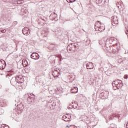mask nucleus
<instances>
[{"mask_svg":"<svg viewBox=\"0 0 128 128\" xmlns=\"http://www.w3.org/2000/svg\"><path fill=\"white\" fill-rule=\"evenodd\" d=\"M50 18L51 20H56V22L58 20V14L56 12H53L50 15Z\"/></svg>","mask_w":128,"mask_h":128,"instance_id":"nucleus-6","label":"nucleus"},{"mask_svg":"<svg viewBox=\"0 0 128 128\" xmlns=\"http://www.w3.org/2000/svg\"><path fill=\"white\" fill-rule=\"evenodd\" d=\"M86 66L88 70H92L94 67L92 62H89L87 64H86Z\"/></svg>","mask_w":128,"mask_h":128,"instance_id":"nucleus-9","label":"nucleus"},{"mask_svg":"<svg viewBox=\"0 0 128 128\" xmlns=\"http://www.w3.org/2000/svg\"><path fill=\"white\" fill-rule=\"evenodd\" d=\"M68 2H70V4H72V2H76V0H66Z\"/></svg>","mask_w":128,"mask_h":128,"instance_id":"nucleus-22","label":"nucleus"},{"mask_svg":"<svg viewBox=\"0 0 128 128\" xmlns=\"http://www.w3.org/2000/svg\"><path fill=\"white\" fill-rule=\"evenodd\" d=\"M30 58L33 60H38V58H40V55L38 54L36 52H32L30 54Z\"/></svg>","mask_w":128,"mask_h":128,"instance_id":"nucleus-7","label":"nucleus"},{"mask_svg":"<svg viewBox=\"0 0 128 128\" xmlns=\"http://www.w3.org/2000/svg\"><path fill=\"white\" fill-rule=\"evenodd\" d=\"M126 126H127L128 128V122L127 123V124H126Z\"/></svg>","mask_w":128,"mask_h":128,"instance_id":"nucleus-34","label":"nucleus"},{"mask_svg":"<svg viewBox=\"0 0 128 128\" xmlns=\"http://www.w3.org/2000/svg\"><path fill=\"white\" fill-rule=\"evenodd\" d=\"M52 74L54 78H58V69H56L55 72H52Z\"/></svg>","mask_w":128,"mask_h":128,"instance_id":"nucleus-15","label":"nucleus"},{"mask_svg":"<svg viewBox=\"0 0 128 128\" xmlns=\"http://www.w3.org/2000/svg\"><path fill=\"white\" fill-rule=\"evenodd\" d=\"M20 84H22V82H20Z\"/></svg>","mask_w":128,"mask_h":128,"instance_id":"nucleus-37","label":"nucleus"},{"mask_svg":"<svg viewBox=\"0 0 128 128\" xmlns=\"http://www.w3.org/2000/svg\"><path fill=\"white\" fill-rule=\"evenodd\" d=\"M106 1L105 0V1L104 2V4H106Z\"/></svg>","mask_w":128,"mask_h":128,"instance_id":"nucleus-35","label":"nucleus"},{"mask_svg":"<svg viewBox=\"0 0 128 128\" xmlns=\"http://www.w3.org/2000/svg\"><path fill=\"white\" fill-rule=\"evenodd\" d=\"M94 28L96 32H97V30L103 32V30H106V26L104 24L100 22V21H98L94 24Z\"/></svg>","mask_w":128,"mask_h":128,"instance_id":"nucleus-1","label":"nucleus"},{"mask_svg":"<svg viewBox=\"0 0 128 128\" xmlns=\"http://www.w3.org/2000/svg\"><path fill=\"white\" fill-rule=\"evenodd\" d=\"M16 24H18V22L14 21V22L12 23V26H16Z\"/></svg>","mask_w":128,"mask_h":128,"instance_id":"nucleus-30","label":"nucleus"},{"mask_svg":"<svg viewBox=\"0 0 128 128\" xmlns=\"http://www.w3.org/2000/svg\"><path fill=\"white\" fill-rule=\"evenodd\" d=\"M122 82H121L120 84H118L115 86V87L118 90L120 88H122Z\"/></svg>","mask_w":128,"mask_h":128,"instance_id":"nucleus-19","label":"nucleus"},{"mask_svg":"<svg viewBox=\"0 0 128 128\" xmlns=\"http://www.w3.org/2000/svg\"><path fill=\"white\" fill-rule=\"evenodd\" d=\"M108 42L110 44H113L114 46V44H116V40L114 38H111L110 39Z\"/></svg>","mask_w":128,"mask_h":128,"instance_id":"nucleus-14","label":"nucleus"},{"mask_svg":"<svg viewBox=\"0 0 128 128\" xmlns=\"http://www.w3.org/2000/svg\"><path fill=\"white\" fill-rule=\"evenodd\" d=\"M72 104H74L72 106L74 108H78V102L74 101V102H72Z\"/></svg>","mask_w":128,"mask_h":128,"instance_id":"nucleus-18","label":"nucleus"},{"mask_svg":"<svg viewBox=\"0 0 128 128\" xmlns=\"http://www.w3.org/2000/svg\"><path fill=\"white\" fill-rule=\"evenodd\" d=\"M44 22H46V20H44V19L40 18L38 20V24H40V26H44Z\"/></svg>","mask_w":128,"mask_h":128,"instance_id":"nucleus-13","label":"nucleus"},{"mask_svg":"<svg viewBox=\"0 0 128 128\" xmlns=\"http://www.w3.org/2000/svg\"><path fill=\"white\" fill-rule=\"evenodd\" d=\"M114 118V116H111L112 120V118Z\"/></svg>","mask_w":128,"mask_h":128,"instance_id":"nucleus-33","label":"nucleus"},{"mask_svg":"<svg viewBox=\"0 0 128 128\" xmlns=\"http://www.w3.org/2000/svg\"><path fill=\"white\" fill-rule=\"evenodd\" d=\"M1 128H10V127H8V126H4V125H2L1 126Z\"/></svg>","mask_w":128,"mask_h":128,"instance_id":"nucleus-28","label":"nucleus"},{"mask_svg":"<svg viewBox=\"0 0 128 128\" xmlns=\"http://www.w3.org/2000/svg\"><path fill=\"white\" fill-rule=\"evenodd\" d=\"M102 0H96V4H102Z\"/></svg>","mask_w":128,"mask_h":128,"instance_id":"nucleus-26","label":"nucleus"},{"mask_svg":"<svg viewBox=\"0 0 128 128\" xmlns=\"http://www.w3.org/2000/svg\"><path fill=\"white\" fill-rule=\"evenodd\" d=\"M17 110H24V104L21 103L18 104Z\"/></svg>","mask_w":128,"mask_h":128,"instance_id":"nucleus-10","label":"nucleus"},{"mask_svg":"<svg viewBox=\"0 0 128 128\" xmlns=\"http://www.w3.org/2000/svg\"><path fill=\"white\" fill-rule=\"evenodd\" d=\"M0 32H2L3 34H4L6 30V29L0 28Z\"/></svg>","mask_w":128,"mask_h":128,"instance_id":"nucleus-27","label":"nucleus"},{"mask_svg":"<svg viewBox=\"0 0 128 128\" xmlns=\"http://www.w3.org/2000/svg\"><path fill=\"white\" fill-rule=\"evenodd\" d=\"M74 46H76V45H74Z\"/></svg>","mask_w":128,"mask_h":128,"instance_id":"nucleus-36","label":"nucleus"},{"mask_svg":"<svg viewBox=\"0 0 128 128\" xmlns=\"http://www.w3.org/2000/svg\"><path fill=\"white\" fill-rule=\"evenodd\" d=\"M111 20L112 22V26H114L118 24V20L116 16H114L112 17Z\"/></svg>","mask_w":128,"mask_h":128,"instance_id":"nucleus-5","label":"nucleus"},{"mask_svg":"<svg viewBox=\"0 0 128 128\" xmlns=\"http://www.w3.org/2000/svg\"><path fill=\"white\" fill-rule=\"evenodd\" d=\"M124 78H128V76L127 75H125L124 76Z\"/></svg>","mask_w":128,"mask_h":128,"instance_id":"nucleus-31","label":"nucleus"},{"mask_svg":"<svg viewBox=\"0 0 128 128\" xmlns=\"http://www.w3.org/2000/svg\"><path fill=\"white\" fill-rule=\"evenodd\" d=\"M109 92L108 91H106L104 93L102 92V94H104V96H106V94H108Z\"/></svg>","mask_w":128,"mask_h":128,"instance_id":"nucleus-24","label":"nucleus"},{"mask_svg":"<svg viewBox=\"0 0 128 128\" xmlns=\"http://www.w3.org/2000/svg\"><path fill=\"white\" fill-rule=\"evenodd\" d=\"M20 81L16 80V78H12L10 80V84L14 86H18V84H20Z\"/></svg>","mask_w":128,"mask_h":128,"instance_id":"nucleus-3","label":"nucleus"},{"mask_svg":"<svg viewBox=\"0 0 128 128\" xmlns=\"http://www.w3.org/2000/svg\"><path fill=\"white\" fill-rule=\"evenodd\" d=\"M122 81L120 80H116L115 81H114L112 83V84L113 86H117L118 84H122Z\"/></svg>","mask_w":128,"mask_h":128,"instance_id":"nucleus-12","label":"nucleus"},{"mask_svg":"<svg viewBox=\"0 0 128 128\" xmlns=\"http://www.w3.org/2000/svg\"><path fill=\"white\" fill-rule=\"evenodd\" d=\"M17 4H24V1L23 0H18L17 2Z\"/></svg>","mask_w":128,"mask_h":128,"instance_id":"nucleus-23","label":"nucleus"},{"mask_svg":"<svg viewBox=\"0 0 128 128\" xmlns=\"http://www.w3.org/2000/svg\"><path fill=\"white\" fill-rule=\"evenodd\" d=\"M120 3H118V4H116L118 8V6H120Z\"/></svg>","mask_w":128,"mask_h":128,"instance_id":"nucleus-32","label":"nucleus"},{"mask_svg":"<svg viewBox=\"0 0 128 128\" xmlns=\"http://www.w3.org/2000/svg\"><path fill=\"white\" fill-rule=\"evenodd\" d=\"M6 62L0 60V70H3L6 68Z\"/></svg>","mask_w":128,"mask_h":128,"instance_id":"nucleus-11","label":"nucleus"},{"mask_svg":"<svg viewBox=\"0 0 128 128\" xmlns=\"http://www.w3.org/2000/svg\"><path fill=\"white\" fill-rule=\"evenodd\" d=\"M22 64H23V66L24 67L28 66V61L26 60H22Z\"/></svg>","mask_w":128,"mask_h":128,"instance_id":"nucleus-17","label":"nucleus"},{"mask_svg":"<svg viewBox=\"0 0 128 128\" xmlns=\"http://www.w3.org/2000/svg\"><path fill=\"white\" fill-rule=\"evenodd\" d=\"M112 54H118V50H113L111 51Z\"/></svg>","mask_w":128,"mask_h":128,"instance_id":"nucleus-21","label":"nucleus"},{"mask_svg":"<svg viewBox=\"0 0 128 128\" xmlns=\"http://www.w3.org/2000/svg\"><path fill=\"white\" fill-rule=\"evenodd\" d=\"M119 10H122V8H124V4L122 2L120 3V6H118Z\"/></svg>","mask_w":128,"mask_h":128,"instance_id":"nucleus-20","label":"nucleus"},{"mask_svg":"<svg viewBox=\"0 0 128 128\" xmlns=\"http://www.w3.org/2000/svg\"><path fill=\"white\" fill-rule=\"evenodd\" d=\"M36 78H40V79H39L38 82H42V80H40L42 78V76H36Z\"/></svg>","mask_w":128,"mask_h":128,"instance_id":"nucleus-29","label":"nucleus"},{"mask_svg":"<svg viewBox=\"0 0 128 128\" xmlns=\"http://www.w3.org/2000/svg\"><path fill=\"white\" fill-rule=\"evenodd\" d=\"M70 118V116L66 114V115H64L62 116V120H64V122H68Z\"/></svg>","mask_w":128,"mask_h":128,"instance_id":"nucleus-8","label":"nucleus"},{"mask_svg":"<svg viewBox=\"0 0 128 128\" xmlns=\"http://www.w3.org/2000/svg\"><path fill=\"white\" fill-rule=\"evenodd\" d=\"M70 90H71V92H72V94H76L78 92V87H75L73 88H72Z\"/></svg>","mask_w":128,"mask_h":128,"instance_id":"nucleus-16","label":"nucleus"},{"mask_svg":"<svg viewBox=\"0 0 128 128\" xmlns=\"http://www.w3.org/2000/svg\"><path fill=\"white\" fill-rule=\"evenodd\" d=\"M84 118V120L85 121V122H86V120H88V116H83Z\"/></svg>","mask_w":128,"mask_h":128,"instance_id":"nucleus-25","label":"nucleus"},{"mask_svg":"<svg viewBox=\"0 0 128 128\" xmlns=\"http://www.w3.org/2000/svg\"><path fill=\"white\" fill-rule=\"evenodd\" d=\"M22 32L24 36H28L30 34V29L28 27H24L22 29Z\"/></svg>","mask_w":128,"mask_h":128,"instance_id":"nucleus-4","label":"nucleus"},{"mask_svg":"<svg viewBox=\"0 0 128 128\" xmlns=\"http://www.w3.org/2000/svg\"><path fill=\"white\" fill-rule=\"evenodd\" d=\"M34 95L32 94H28V98L27 100L28 102V104H32L34 100Z\"/></svg>","mask_w":128,"mask_h":128,"instance_id":"nucleus-2","label":"nucleus"}]
</instances>
